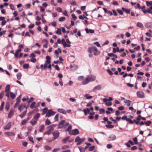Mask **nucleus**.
Here are the masks:
<instances>
[{"instance_id":"11","label":"nucleus","mask_w":152,"mask_h":152,"mask_svg":"<svg viewBox=\"0 0 152 152\" xmlns=\"http://www.w3.org/2000/svg\"><path fill=\"white\" fill-rule=\"evenodd\" d=\"M90 81L87 77L82 82V84L83 85H85L86 84H88L89 82Z\"/></svg>"},{"instance_id":"2","label":"nucleus","mask_w":152,"mask_h":152,"mask_svg":"<svg viewBox=\"0 0 152 152\" xmlns=\"http://www.w3.org/2000/svg\"><path fill=\"white\" fill-rule=\"evenodd\" d=\"M55 126L54 125H52L48 127V130L44 133V134H50L53 130V127Z\"/></svg>"},{"instance_id":"59","label":"nucleus","mask_w":152,"mask_h":152,"mask_svg":"<svg viewBox=\"0 0 152 152\" xmlns=\"http://www.w3.org/2000/svg\"><path fill=\"white\" fill-rule=\"evenodd\" d=\"M10 8L12 10H15V7L13 4H11L10 5Z\"/></svg>"},{"instance_id":"19","label":"nucleus","mask_w":152,"mask_h":152,"mask_svg":"<svg viewBox=\"0 0 152 152\" xmlns=\"http://www.w3.org/2000/svg\"><path fill=\"white\" fill-rule=\"evenodd\" d=\"M37 122V120L33 118L30 121V123L32 125H34L36 124Z\"/></svg>"},{"instance_id":"21","label":"nucleus","mask_w":152,"mask_h":152,"mask_svg":"<svg viewBox=\"0 0 152 152\" xmlns=\"http://www.w3.org/2000/svg\"><path fill=\"white\" fill-rule=\"evenodd\" d=\"M29 117H27L26 118L24 119L21 122V124L22 125H24L29 120Z\"/></svg>"},{"instance_id":"10","label":"nucleus","mask_w":152,"mask_h":152,"mask_svg":"<svg viewBox=\"0 0 152 152\" xmlns=\"http://www.w3.org/2000/svg\"><path fill=\"white\" fill-rule=\"evenodd\" d=\"M102 89V86L100 85H98L95 87L93 89V91H95L96 90H99Z\"/></svg>"},{"instance_id":"42","label":"nucleus","mask_w":152,"mask_h":152,"mask_svg":"<svg viewBox=\"0 0 152 152\" xmlns=\"http://www.w3.org/2000/svg\"><path fill=\"white\" fill-rule=\"evenodd\" d=\"M61 42L62 44L63 45L64 47L65 48V45L66 44V42L65 41V39H63L61 40Z\"/></svg>"},{"instance_id":"13","label":"nucleus","mask_w":152,"mask_h":152,"mask_svg":"<svg viewBox=\"0 0 152 152\" xmlns=\"http://www.w3.org/2000/svg\"><path fill=\"white\" fill-rule=\"evenodd\" d=\"M57 111L59 112L62 113L66 115V111L63 109L58 108L57 109Z\"/></svg>"},{"instance_id":"27","label":"nucleus","mask_w":152,"mask_h":152,"mask_svg":"<svg viewBox=\"0 0 152 152\" xmlns=\"http://www.w3.org/2000/svg\"><path fill=\"white\" fill-rule=\"evenodd\" d=\"M44 129V125H42L39 127V131L40 132H42Z\"/></svg>"},{"instance_id":"35","label":"nucleus","mask_w":152,"mask_h":152,"mask_svg":"<svg viewBox=\"0 0 152 152\" xmlns=\"http://www.w3.org/2000/svg\"><path fill=\"white\" fill-rule=\"evenodd\" d=\"M48 108L46 107L44 108L43 110V112L42 113V115H44L47 112Z\"/></svg>"},{"instance_id":"45","label":"nucleus","mask_w":152,"mask_h":152,"mask_svg":"<svg viewBox=\"0 0 152 152\" xmlns=\"http://www.w3.org/2000/svg\"><path fill=\"white\" fill-rule=\"evenodd\" d=\"M72 128V126L71 125H70L67 128V129L66 130V131H68L70 133V132H71V130Z\"/></svg>"},{"instance_id":"3","label":"nucleus","mask_w":152,"mask_h":152,"mask_svg":"<svg viewBox=\"0 0 152 152\" xmlns=\"http://www.w3.org/2000/svg\"><path fill=\"white\" fill-rule=\"evenodd\" d=\"M56 112L55 111H53L52 110H49L47 112L45 116L46 117H50V116L54 115Z\"/></svg>"},{"instance_id":"53","label":"nucleus","mask_w":152,"mask_h":152,"mask_svg":"<svg viewBox=\"0 0 152 152\" xmlns=\"http://www.w3.org/2000/svg\"><path fill=\"white\" fill-rule=\"evenodd\" d=\"M95 148V146H92L90 147L89 149V151H92Z\"/></svg>"},{"instance_id":"26","label":"nucleus","mask_w":152,"mask_h":152,"mask_svg":"<svg viewBox=\"0 0 152 152\" xmlns=\"http://www.w3.org/2000/svg\"><path fill=\"white\" fill-rule=\"evenodd\" d=\"M10 94L11 98L12 99H13L15 98L16 96V95L15 94L13 93L12 92H10Z\"/></svg>"},{"instance_id":"16","label":"nucleus","mask_w":152,"mask_h":152,"mask_svg":"<svg viewBox=\"0 0 152 152\" xmlns=\"http://www.w3.org/2000/svg\"><path fill=\"white\" fill-rule=\"evenodd\" d=\"M4 134H6L9 136H14L15 135V133L13 132H7L4 133Z\"/></svg>"},{"instance_id":"17","label":"nucleus","mask_w":152,"mask_h":152,"mask_svg":"<svg viewBox=\"0 0 152 152\" xmlns=\"http://www.w3.org/2000/svg\"><path fill=\"white\" fill-rule=\"evenodd\" d=\"M14 112V111L13 110L11 109L8 114V117L10 118H11L13 115Z\"/></svg>"},{"instance_id":"48","label":"nucleus","mask_w":152,"mask_h":152,"mask_svg":"<svg viewBox=\"0 0 152 152\" xmlns=\"http://www.w3.org/2000/svg\"><path fill=\"white\" fill-rule=\"evenodd\" d=\"M23 68L25 69H27L29 67V65L28 64H23Z\"/></svg>"},{"instance_id":"5","label":"nucleus","mask_w":152,"mask_h":152,"mask_svg":"<svg viewBox=\"0 0 152 152\" xmlns=\"http://www.w3.org/2000/svg\"><path fill=\"white\" fill-rule=\"evenodd\" d=\"M137 97L140 98H143L145 97L144 93L141 91H137Z\"/></svg>"},{"instance_id":"61","label":"nucleus","mask_w":152,"mask_h":152,"mask_svg":"<svg viewBox=\"0 0 152 152\" xmlns=\"http://www.w3.org/2000/svg\"><path fill=\"white\" fill-rule=\"evenodd\" d=\"M31 61L32 62L35 63L36 61V59L34 58H32L31 59Z\"/></svg>"},{"instance_id":"43","label":"nucleus","mask_w":152,"mask_h":152,"mask_svg":"<svg viewBox=\"0 0 152 152\" xmlns=\"http://www.w3.org/2000/svg\"><path fill=\"white\" fill-rule=\"evenodd\" d=\"M105 112V110L104 109L101 108L99 109V114H102L104 113Z\"/></svg>"},{"instance_id":"12","label":"nucleus","mask_w":152,"mask_h":152,"mask_svg":"<svg viewBox=\"0 0 152 152\" xmlns=\"http://www.w3.org/2000/svg\"><path fill=\"white\" fill-rule=\"evenodd\" d=\"M11 126V124L10 122L8 123L4 127V129L6 130H8L10 129Z\"/></svg>"},{"instance_id":"62","label":"nucleus","mask_w":152,"mask_h":152,"mask_svg":"<svg viewBox=\"0 0 152 152\" xmlns=\"http://www.w3.org/2000/svg\"><path fill=\"white\" fill-rule=\"evenodd\" d=\"M57 10L60 12H62V9L60 7H57Z\"/></svg>"},{"instance_id":"25","label":"nucleus","mask_w":152,"mask_h":152,"mask_svg":"<svg viewBox=\"0 0 152 152\" xmlns=\"http://www.w3.org/2000/svg\"><path fill=\"white\" fill-rule=\"evenodd\" d=\"M21 96V95H20L17 98V99H16L17 102L15 104V105L17 104H19V103L20 102V98Z\"/></svg>"},{"instance_id":"9","label":"nucleus","mask_w":152,"mask_h":152,"mask_svg":"<svg viewBox=\"0 0 152 152\" xmlns=\"http://www.w3.org/2000/svg\"><path fill=\"white\" fill-rule=\"evenodd\" d=\"M146 3L147 6L152 11V1H146Z\"/></svg>"},{"instance_id":"14","label":"nucleus","mask_w":152,"mask_h":152,"mask_svg":"<svg viewBox=\"0 0 152 152\" xmlns=\"http://www.w3.org/2000/svg\"><path fill=\"white\" fill-rule=\"evenodd\" d=\"M142 11L144 13H145L146 12H147L152 15V11L148 8H147L146 10L145 9L142 10Z\"/></svg>"},{"instance_id":"20","label":"nucleus","mask_w":152,"mask_h":152,"mask_svg":"<svg viewBox=\"0 0 152 152\" xmlns=\"http://www.w3.org/2000/svg\"><path fill=\"white\" fill-rule=\"evenodd\" d=\"M46 60L45 61V63L50 64V58L49 56H46Z\"/></svg>"},{"instance_id":"49","label":"nucleus","mask_w":152,"mask_h":152,"mask_svg":"<svg viewBox=\"0 0 152 152\" xmlns=\"http://www.w3.org/2000/svg\"><path fill=\"white\" fill-rule=\"evenodd\" d=\"M60 148H56L53 149L52 151V152H57L58 151H60Z\"/></svg>"},{"instance_id":"39","label":"nucleus","mask_w":152,"mask_h":152,"mask_svg":"<svg viewBox=\"0 0 152 152\" xmlns=\"http://www.w3.org/2000/svg\"><path fill=\"white\" fill-rule=\"evenodd\" d=\"M4 102H1V106L0 107V110L1 111H2L3 110V108H4Z\"/></svg>"},{"instance_id":"22","label":"nucleus","mask_w":152,"mask_h":152,"mask_svg":"<svg viewBox=\"0 0 152 152\" xmlns=\"http://www.w3.org/2000/svg\"><path fill=\"white\" fill-rule=\"evenodd\" d=\"M21 51V50L20 49H18V50H17L16 51V52L15 54V56L17 58L18 56V54Z\"/></svg>"},{"instance_id":"40","label":"nucleus","mask_w":152,"mask_h":152,"mask_svg":"<svg viewBox=\"0 0 152 152\" xmlns=\"http://www.w3.org/2000/svg\"><path fill=\"white\" fill-rule=\"evenodd\" d=\"M10 85H7L6 86L5 89V92L7 91H10Z\"/></svg>"},{"instance_id":"50","label":"nucleus","mask_w":152,"mask_h":152,"mask_svg":"<svg viewBox=\"0 0 152 152\" xmlns=\"http://www.w3.org/2000/svg\"><path fill=\"white\" fill-rule=\"evenodd\" d=\"M79 149L80 151V152H84L85 151V149H84L83 147H79Z\"/></svg>"},{"instance_id":"1","label":"nucleus","mask_w":152,"mask_h":152,"mask_svg":"<svg viewBox=\"0 0 152 152\" xmlns=\"http://www.w3.org/2000/svg\"><path fill=\"white\" fill-rule=\"evenodd\" d=\"M88 50L90 53H93L95 56H97L100 53V52L98 50L95 46L89 48Z\"/></svg>"},{"instance_id":"41","label":"nucleus","mask_w":152,"mask_h":152,"mask_svg":"<svg viewBox=\"0 0 152 152\" xmlns=\"http://www.w3.org/2000/svg\"><path fill=\"white\" fill-rule=\"evenodd\" d=\"M65 19H66V18H65V17H62L60 18L58 20L60 22H62V21H64L65 20Z\"/></svg>"},{"instance_id":"64","label":"nucleus","mask_w":152,"mask_h":152,"mask_svg":"<svg viewBox=\"0 0 152 152\" xmlns=\"http://www.w3.org/2000/svg\"><path fill=\"white\" fill-rule=\"evenodd\" d=\"M117 10L120 15H122L123 14V12L121 10L118 9Z\"/></svg>"},{"instance_id":"36","label":"nucleus","mask_w":152,"mask_h":152,"mask_svg":"<svg viewBox=\"0 0 152 152\" xmlns=\"http://www.w3.org/2000/svg\"><path fill=\"white\" fill-rule=\"evenodd\" d=\"M10 107L9 104L8 103H7L6 104L5 109L6 111H7Z\"/></svg>"},{"instance_id":"33","label":"nucleus","mask_w":152,"mask_h":152,"mask_svg":"<svg viewBox=\"0 0 152 152\" xmlns=\"http://www.w3.org/2000/svg\"><path fill=\"white\" fill-rule=\"evenodd\" d=\"M88 94H86L84 96L85 97H86V99H91L92 98V96H88Z\"/></svg>"},{"instance_id":"15","label":"nucleus","mask_w":152,"mask_h":152,"mask_svg":"<svg viewBox=\"0 0 152 152\" xmlns=\"http://www.w3.org/2000/svg\"><path fill=\"white\" fill-rule=\"evenodd\" d=\"M65 122V121L64 120H63L61 122H60L59 123L58 128L59 129H61L63 127Z\"/></svg>"},{"instance_id":"47","label":"nucleus","mask_w":152,"mask_h":152,"mask_svg":"<svg viewBox=\"0 0 152 152\" xmlns=\"http://www.w3.org/2000/svg\"><path fill=\"white\" fill-rule=\"evenodd\" d=\"M106 126L108 128H113L114 127V126L111 125H106Z\"/></svg>"},{"instance_id":"46","label":"nucleus","mask_w":152,"mask_h":152,"mask_svg":"<svg viewBox=\"0 0 152 152\" xmlns=\"http://www.w3.org/2000/svg\"><path fill=\"white\" fill-rule=\"evenodd\" d=\"M151 121H148L147 122H145V123L146 125L147 126H149L151 124Z\"/></svg>"},{"instance_id":"24","label":"nucleus","mask_w":152,"mask_h":152,"mask_svg":"<svg viewBox=\"0 0 152 152\" xmlns=\"http://www.w3.org/2000/svg\"><path fill=\"white\" fill-rule=\"evenodd\" d=\"M122 10L123 11H125L126 13L127 14H129L130 12V10L128 9H126L124 7L122 8Z\"/></svg>"},{"instance_id":"57","label":"nucleus","mask_w":152,"mask_h":152,"mask_svg":"<svg viewBox=\"0 0 152 152\" xmlns=\"http://www.w3.org/2000/svg\"><path fill=\"white\" fill-rule=\"evenodd\" d=\"M6 92V94L5 95L6 96H7V97H10V92L9 91H7L5 92Z\"/></svg>"},{"instance_id":"28","label":"nucleus","mask_w":152,"mask_h":152,"mask_svg":"<svg viewBox=\"0 0 152 152\" xmlns=\"http://www.w3.org/2000/svg\"><path fill=\"white\" fill-rule=\"evenodd\" d=\"M44 148L46 151H50L51 149V148L48 145H45L44 146Z\"/></svg>"},{"instance_id":"8","label":"nucleus","mask_w":152,"mask_h":152,"mask_svg":"<svg viewBox=\"0 0 152 152\" xmlns=\"http://www.w3.org/2000/svg\"><path fill=\"white\" fill-rule=\"evenodd\" d=\"M90 82H92L95 80L96 77L94 75H91L87 76Z\"/></svg>"},{"instance_id":"52","label":"nucleus","mask_w":152,"mask_h":152,"mask_svg":"<svg viewBox=\"0 0 152 152\" xmlns=\"http://www.w3.org/2000/svg\"><path fill=\"white\" fill-rule=\"evenodd\" d=\"M127 121H129V123L131 124H133V121H132V120L129 118H127L126 119V120Z\"/></svg>"},{"instance_id":"7","label":"nucleus","mask_w":152,"mask_h":152,"mask_svg":"<svg viewBox=\"0 0 152 152\" xmlns=\"http://www.w3.org/2000/svg\"><path fill=\"white\" fill-rule=\"evenodd\" d=\"M116 139V137L115 135L113 134H111L109 135L108 140L110 141H113Z\"/></svg>"},{"instance_id":"51","label":"nucleus","mask_w":152,"mask_h":152,"mask_svg":"<svg viewBox=\"0 0 152 152\" xmlns=\"http://www.w3.org/2000/svg\"><path fill=\"white\" fill-rule=\"evenodd\" d=\"M4 91H2L0 93V99H1L3 98V97L4 96Z\"/></svg>"},{"instance_id":"23","label":"nucleus","mask_w":152,"mask_h":152,"mask_svg":"<svg viewBox=\"0 0 152 152\" xmlns=\"http://www.w3.org/2000/svg\"><path fill=\"white\" fill-rule=\"evenodd\" d=\"M137 26L140 28H143L144 26L140 22H137Z\"/></svg>"},{"instance_id":"58","label":"nucleus","mask_w":152,"mask_h":152,"mask_svg":"<svg viewBox=\"0 0 152 152\" xmlns=\"http://www.w3.org/2000/svg\"><path fill=\"white\" fill-rule=\"evenodd\" d=\"M28 139H29V140L31 142H32V143H34V140H33V138L32 137H30V136H29L28 137Z\"/></svg>"},{"instance_id":"63","label":"nucleus","mask_w":152,"mask_h":152,"mask_svg":"<svg viewBox=\"0 0 152 152\" xmlns=\"http://www.w3.org/2000/svg\"><path fill=\"white\" fill-rule=\"evenodd\" d=\"M59 115L58 114H56L55 116L54 119L55 121H57L58 120V117Z\"/></svg>"},{"instance_id":"56","label":"nucleus","mask_w":152,"mask_h":152,"mask_svg":"<svg viewBox=\"0 0 152 152\" xmlns=\"http://www.w3.org/2000/svg\"><path fill=\"white\" fill-rule=\"evenodd\" d=\"M80 137L79 136H77L75 140V142H78L80 141Z\"/></svg>"},{"instance_id":"34","label":"nucleus","mask_w":152,"mask_h":152,"mask_svg":"<svg viewBox=\"0 0 152 152\" xmlns=\"http://www.w3.org/2000/svg\"><path fill=\"white\" fill-rule=\"evenodd\" d=\"M51 123L50 120L48 119H47L46 121H45V124L46 125H49Z\"/></svg>"},{"instance_id":"6","label":"nucleus","mask_w":152,"mask_h":152,"mask_svg":"<svg viewBox=\"0 0 152 152\" xmlns=\"http://www.w3.org/2000/svg\"><path fill=\"white\" fill-rule=\"evenodd\" d=\"M54 137V140L58 138L59 136L60 133L58 131H54L52 133Z\"/></svg>"},{"instance_id":"31","label":"nucleus","mask_w":152,"mask_h":152,"mask_svg":"<svg viewBox=\"0 0 152 152\" xmlns=\"http://www.w3.org/2000/svg\"><path fill=\"white\" fill-rule=\"evenodd\" d=\"M26 110L24 111L21 114L19 115V116L21 118H23V116L26 114Z\"/></svg>"},{"instance_id":"60","label":"nucleus","mask_w":152,"mask_h":152,"mask_svg":"<svg viewBox=\"0 0 152 152\" xmlns=\"http://www.w3.org/2000/svg\"><path fill=\"white\" fill-rule=\"evenodd\" d=\"M94 44L96 45L97 47H101V46L99 44V43L98 42H95L94 43Z\"/></svg>"},{"instance_id":"4","label":"nucleus","mask_w":152,"mask_h":152,"mask_svg":"<svg viewBox=\"0 0 152 152\" xmlns=\"http://www.w3.org/2000/svg\"><path fill=\"white\" fill-rule=\"evenodd\" d=\"M79 133V132L78 130L76 129H75L72 130L71 132H70V135H76Z\"/></svg>"},{"instance_id":"18","label":"nucleus","mask_w":152,"mask_h":152,"mask_svg":"<svg viewBox=\"0 0 152 152\" xmlns=\"http://www.w3.org/2000/svg\"><path fill=\"white\" fill-rule=\"evenodd\" d=\"M145 27L146 28H151L152 27V22H150L147 23L145 25Z\"/></svg>"},{"instance_id":"55","label":"nucleus","mask_w":152,"mask_h":152,"mask_svg":"<svg viewBox=\"0 0 152 152\" xmlns=\"http://www.w3.org/2000/svg\"><path fill=\"white\" fill-rule=\"evenodd\" d=\"M72 16L73 18V19L74 20H76L77 18V17L75 16V15L74 14H72Z\"/></svg>"},{"instance_id":"30","label":"nucleus","mask_w":152,"mask_h":152,"mask_svg":"<svg viewBox=\"0 0 152 152\" xmlns=\"http://www.w3.org/2000/svg\"><path fill=\"white\" fill-rule=\"evenodd\" d=\"M21 74L20 72L18 73L16 75L17 79L18 80H20L21 78Z\"/></svg>"},{"instance_id":"38","label":"nucleus","mask_w":152,"mask_h":152,"mask_svg":"<svg viewBox=\"0 0 152 152\" xmlns=\"http://www.w3.org/2000/svg\"><path fill=\"white\" fill-rule=\"evenodd\" d=\"M56 33L58 35H61V29L60 28H58L56 32Z\"/></svg>"},{"instance_id":"54","label":"nucleus","mask_w":152,"mask_h":152,"mask_svg":"<svg viewBox=\"0 0 152 152\" xmlns=\"http://www.w3.org/2000/svg\"><path fill=\"white\" fill-rule=\"evenodd\" d=\"M73 66V68L72 69V70H76L78 69V66L76 65H74Z\"/></svg>"},{"instance_id":"44","label":"nucleus","mask_w":152,"mask_h":152,"mask_svg":"<svg viewBox=\"0 0 152 152\" xmlns=\"http://www.w3.org/2000/svg\"><path fill=\"white\" fill-rule=\"evenodd\" d=\"M36 104V102H33L31 104L30 106V107L31 109L33 108Z\"/></svg>"},{"instance_id":"37","label":"nucleus","mask_w":152,"mask_h":152,"mask_svg":"<svg viewBox=\"0 0 152 152\" xmlns=\"http://www.w3.org/2000/svg\"><path fill=\"white\" fill-rule=\"evenodd\" d=\"M69 138H70L68 136L67 137H66V138L63 139L62 140L63 142L64 143H66V141H67V140L69 139Z\"/></svg>"},{"instance_id":"32","label":"nucleus","mask_w":152,"mask_h":152,"mask_svg":"<svg viewBox=\"0 0 152 152\" xmlns=\"http://www.w3.org/2000/svg\"><path fill=\"white\" fill-rule=\"evenodd\" d=\"M28 132H25L24 134V135L25 136H27L30 133L31 130V129L29 128H28Z\"/></svg>"},{"instance_id":"29","label":"nucleus","mask_w":152,"mask_h":152,"mask_svg":"<svg viewBox=\"0 0 152 152\" xmlns=\"http://www.w3.org/2000/svg\"><path fill=\"white\" fill-rule=\"evenodd\" d=\"M40 114L37 113L36 114L34 117V118L37 120L40 117Z\"/></svg>"}]
</instances>
